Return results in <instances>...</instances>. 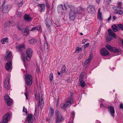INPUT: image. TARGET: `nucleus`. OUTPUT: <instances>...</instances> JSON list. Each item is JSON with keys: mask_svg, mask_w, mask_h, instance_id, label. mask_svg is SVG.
Wrapping results in <instances>:
<instances>
[{"mask_svg": "<svg viewBox=\"0 0 123 123\" xmlns=\"http://www.w3.org/2000/svg\"><path fill=\"white\" fill-rule=\"evenodd\" d=\"M77 11L78 12L81 13L82 12L84 11V9L82 8L80 6L77 9Z\"/></svg>", "mask_w": 123, "mask_h": 123, "instance_id": "nucleus-36", "label": "nucleus"}, {"mask_svg": "<svg viewBox=\"0 0 123 123\" xmlns=\"http://www.w3.org/2000/svg\"><path fill=\"white\" fill-rule=\"evenodd\" d=\"M49 78L50 82H51L53 78V74L52 73H51L50 74L49 76Z\"/></svg>", "mask_w": 123, "mask_h": 123, "instance_id": "nucleus-42", "label": "nucleus"}, {"mask_svg": "<svg viewBox=\"0 0 123 123\" xmlns=\"http://www.w3.org/2000/svg\"><path fill=\"white\" fill-rule=\"evenodd\" d=\"M73 101V98L71 97H69L66 100V103L68 105L72 103Z\"/></svg>", "mask_w": 123, "mask_h": 123, "instance_id": "nucleus-19", "label": "nucleus"}, {"mask_svg": "<svg viewBox=\"0 0 123 123\" xmlns=\"http://www.w3.org/2000/svg\"><path fill=\"white\" fill-rule=\"evenodd\" d=\"M23 4V1H22L20 3H18L17 4L18 6L19 7H20Z\"/></svg>", "mask_w": 123, "mask_h": 123, "instance_id": "nucleus-47", "label": "nucleus"}, {"mask_svg": "<svg viewBox=\"0 0 123 123\" xmlns=\"http://www.w3.org/2000/svg\"><path fill=\"white\" fill-rule=\"evenodd\" d=\"M32 49L30 48H29L26 49V59L27 61H30V60L32 55Z\"/></svg>", "mask_w": 123, "mask_h": 123, "instance_id": "nucleus-5", "label": "nucleus"}, {"mask_svg": "<svg viewBox=\"0 0 123 123\" xmlns=\"http://www.w3.org/2000/svg\"><path fill=\"white\" fill-rule=\"evenodd\" d=\"M38 6L40 7V11L41 12L44 11L45 9V5L44 4H39L37 5Z\"/></svg>", "mask_w": 123, "mask_h": 123, "instance_id": "nucleus-24", "label": "nucleus"}, {"mask_svg": "<svg viewBox=\"0 0 123 123\" xmlns=\"http://www.w3.org/2000/svg\"><path fill=\"white\" fill-rule=\"evenodd\" d=\"M100 29L99 28V29H98V32H97L98 33H100Z\"/></svg>", "mask_w": 123, "mask_h": 123, "instance_id": "nucleus-64", "label": "nucleus"}, {"mask_svg": "<svg viewBox=\"0 0 123 123\" xmlns=\"http://www.w3.org/2000/svg\"><path fill=\"white\" fill-rule=\"evenodd\" d=\"M69 106L67 103H62L60 105V107L62 108H65Z\"/></svg>", "mask_w": 123, "mask_h": 123, "instance_id": "nucleus-35", "label": "nucleus"}, {"mask_svg": "<svg viewBox=\"0 0 123 123\" xmlns=\"http://www.w3.org/2000/svg\"><path fill=\"white\" fill-rule=\"evenodd\" d=\"M1 43L2 44H4L5 43H7L8 42V38H4L1 40Z\"/></svg>", "mask_w": 123, "mask_h": 123, "instance_id": "nucleus-31", "label": "nucleus"}, {"mask_svg": "<svg viewBox=\"0 0 123 123\" xmlns=\"http://www.w3.org/2000/svg\"><path fill=\"white\" fill-rule=\"evenodd\" d=\"M39 104L38 105V107H40L41 108H43V105H44V101L42 99L40 102V95H39Z\"/></svg>", "mask_w": 123, "mask_h": 123, "instance_id": "nucleus-18", "label": "nucleus"}, {"mask_svg": "<svg viewBox=\"0 0 123 123\" xmlns=\"http://www.w3.org/2000/svg\"><path fill=\"white\" fill-rule=\"evenodd\" d=\"M36 72L38 74H39V73H40V70L39 69V68H37L36 69Z\"/></svg>", "mask_w": 123, "mask_h": 123, "instance_id": "nucleus-56", "label": "nucleus"}, {"mask_svg": "<svg viewBox=\"0 0 123 123\" xmlns=\"http://www.w3.org/2000/svg\"><path fill=\"white\" fill-rule=\"evenodd\" d=\"M98 18L99 20H102L101 17V13H99L98 14Z\"/></svg>", "mask_w": 123, "mask_h": 123, "instance_id": "nucleus-40", "label": "nucleus"}, {"mask_svg": "<svg viewBox=\"0 0 123 123\" xmlns=\"http://www.w3.org/2000/svg\"><path fill=\"white\" fill-rule=\"evenodd\" d=\"M15 23L14 22L10 21H7L5 24L4 29L5 30L8 29L10 27L15 26Z\"/></svg>", "mask_w": 123, "mask_h": 123, "instance_id": "nucleus-3", "label": "nucleus"}, {"mask_svg": "<svg viewBox=\"0 0 123 123\" xmlns=\"http://www.w3.org/2000/svg\"><path fill=\"white\" fill-rule=\"evenodd\" d=\"M45 6L47 8H48L49 9L50 8V5L49 4L47 1H46L45 2Z\"/></svg>", "mask_w": 123, "mask_h": 123, "instance_id": "nucleus-45", "label": "nucleus"}, {"mask_svg": "<svg viewBox=\"0 0 123 123\" xmlns=\"http://www.w3.org/2000/svg\"><path fill=\"white\" fill-rule=\"evenodd\" d=\"M23 112H25L26 114H27L28 112L27 110L25 108L24 106L23 107Z\"/></svg>", "mask_w": 123, "mask_h": 123, "instance_id": "nucleus-49", "label": "nucleus"}, {"mask_svg": "<svg viewBox=\"0 0 123 123\" xmlns=\"http://www.w3.org/2000/svg\"><path fill=\"white\" fill-rule=\"evenodd\" d=\"M76 13V11L74 10L71 11L69 12V19L70 20H73L75 19Z\"/></svg>", "mask_w": 123, "mask_h": 123, "instance_id": "nucleus-8", "label": "nucleus"}, {"mask_svg": "<svg viewBox=\"0 0 123 123\" xmlns=\"http://www.w3.org/2000/svg\"><path fill=\"white\" fill-rule=\"evenodd\" d=\"M10 77L9 76L7 77L5 80L4 84L5 88L8 90H9L10 88V85H9L10 83Z\"/></svg>", "mask_w": 123, "mask_h": 123, "instance_id": "nucleus-9", "label": "nucleus"}, {"mask_svg": "<svg viewBox=\"0 0 123 123\" xmlns=\"http://www.w3.org/2000/svg\"><path fill=\"white\" fill-rule=\"evenodd\" d=\"M12 53L10 51H7L5 55L4 59L5 61H8L11 58Z\"/></svg>", "mask_w": 123, "mask_h": 123, "instance_id": "nucleus-12", "label": "nucleus"}, {"mask_svg": "<svg viewBox=\"0 0 123 123\" xmlns=\"http://www.w3.org/2000/svg\"><path fill=\"white\" fill-rule=\"evenodd\" d=\"M80 49H81V48H80L79 47H77L76 48V50L75 51V53H79Z\"/></svg>", "mask_w": 123, "mask_h": 123, "instance_id": "nucleus-44", "label": "nucleus"}, {"mask_svg": "<svg viewBox=\"0 0 123 123\" xmlns=\"http://www.w3.org/2000/svg\"><path fill=\"white\" fill-rule=\"evenodd\" d=\"M75 112L74 111H72L71 113V117H72L73 119L74 118L75 116Z\"/></svg>", "mask_w": 123, "mask_h": 123, "instance_id": "nucleus-48", "label": "nucleus"}, {"mask_svg": "<svg viewBox=\"0 0 123 123\" xmlns=\"http://www.w3.org/2000/svg\"><path fill=\"white\" fill-rule=\"evenodd\" d=\"M115 13L118 15H121L123 13V11L121 10H119L117 11H116Z\"/></svg>", "mask_w": 123, "mask_h": 123, "instance_id": "nucleus-37", "label": "nucleus"}, {"mask_svg": "<svg viewBox=\"0 0 123 123\" xmlns=\"http://www.w3.org/2000/svg\"><path fill=\"white\" fill-rule=\"evenodd\" d=\"M32 115L31 114H28L26 119V121H28L31 120H33L32 119Z\"/></svg>", "mask_w": 123, "mask_h": 123, "instance_id": "nucleus-27", "label": "nucleus"}, {"mask_svg": "<svg viewBox=\"0 0 123 123\" xmlns=\"http://www.w3.org/2000/svg\"><path fill=\"white\" fill-rule=\"evenodd\" d=\"M49 112V116L50 117H52L54 113V110L51 107H50V108Z\"/></svg>", "mask_w": 123, "mask_h": 123, "instance_id": "nucleus-26", "label": "nucleus"}, {"mask_svg": "<svg viewBox=\"0 0 123 123\" xmlns=\"http://www.w3.org/2000/svg\"><path fill=\"white\" fill-rule=\"evenodd\" d=\"M55 113L56 115V116L60 115V114L59 113V111L57 110H56Z\"/></svg>", "mask_w": 123, "mask_h": 123, "instance_id": "nucleus-50", "label": "nucleus"}, {"mask_svg": "<svg viewBox=\"0 0 123 123\" xmlns=\"http://www.w3.org/2000/svg\"><path fill=\"white\" fill-rule=\"evenodd\" d=\"M108 31L109 36L107 38V41H110L112 39V37H110V36H113L114 38H117V37L116 35L111 29H108Z\"/></svg>", "mask_w": 123, "mask_h": 123, "instance_id": "nucleus-6", "label": "nucleus"}, {"mask_svg": "<svg viewBox=\"0 0 123 123\" xmlns=\"http://www.w3.org/2000/svg\"><path fill=\"white\" fill-rule=\"evenodd\" d=\"M56 123H59L64 119V117L60 115L56 116Z\"/></svg>", "mask_w": 123, "mask_h": 123, "instance_id": "nucleus-20", "label": "nucleus"}, {"mask_svg": "<svg viewBox=\"0 0 123 123\" xmlns=\"http://www.w3.org/2000/svg\"><path fill=\"white\" fill-rule=\"evenodd\" d=\"M9 116L10 114L9 113L5 115L3 117L2 121L0 123H7L8 121Z\"/></svg>", "mask_w": 123, "mask_h": 123, "instance_id": "nucleus-10", "label": "nucleus"}, {"mask_svg": "<svg viewBox=\"0 0 123 123\" xmlns=\"http://www.w3.org/2000/svg\"><path fill=\"white\" fill-rule=\"evenodd\" d=\"M24 17L25 21L26 22L31 21L33 18L29 15L25 14L24 15Z\"/></svg>", "mask_w": 123, "mask_h": 123, "instance_id": "nucleus-16", "label": "nucleus"}, {"mask_svg": "<svg viewBox=\"0 0 123 123\" xmlns=\"http://www.w3.org/2000/svg\"><path fill=\"white\" fill-rule=\"evenodd\" d=\"M59 99L58 98L57 100L56 101V106H58V103H59Z\"/></svg>", "mask_w": 123, "mask_h": 123, "instance_id": "nucleus-59", "label": "nucleus"}, {"mask_svg": "<svg viewBox=\"0 0 123 123\" xmlns=\"http://www.w3.org/2000/svg\"><path fill=\"white\" fill-rule=\"evenodd\" d=\"M108 110L111 116L113 117H114L115 110L114 108L111 106L108 107Z\"/></svg>", "mask_w": 123, "mask_h": 123, "instance_id": "nucleus-14", "label": "nucleus"}, {"mask_svg": "<svg viewBox=\"0 0 123 123\" xmlns=\"http://www.w3.org/2000/svg\"><path fill=\"white\" fill-rule=\"evenodd\" d=\"M105 47L109 51H112V48L113 47H112L110 45L108 44H106Z\"/></svg>", "mask_w": 123, "mask_h": 123, "instance_id": "nucleus-34", "label": "nucleus"}, {"mask_svg": "<svg viewBox=\"0 0 123 123\" xmlns=\"http://www.w3.org/2000/svg\"><path fill=\"white\" fill-rule=\"evenodd\" d=\"M44 50L45 51H48V44L47 43H45L43 46Z\"/></svg>", "mask_w": 123, "mask_h": 123, "instance_id": "nucleus-32", "label": "nucleus"}, {"mask_svg": "<svg viewBox=\"0 0 123 123\" xmlns=\"http://www.w3.org/2000/svg\"><path fill=\"white\" fill-rule=\"evenodd\" d=\"M96 0V2L98 3H99V2H100V0Z\"/></svg>", "mask_w": 123, "mask_h": 123, "instance_id": "nucleus-62", "label": "nucleus"}, {"mask_svg": "<svg viewBox=\"0 0 123 123\" xmlns=\"http://www.w3.org/2000/svg\"><path fill=\"white\" fill-rule=\"evenodd\" d=\"M12 62L10 61L8 62L6 64L5 68L8 71H10L12 68Z\"/></svg>", "mask_w": 123, "mask_h": 123, "instance_id": "nucleus-13", "label": "nucleus"}, {"mask_svg": "<svg viewBox=\"0 0 123 123\" xmlns=\"http://www.w3.org/2000/svg\"><path fill=\"white\" fill-rule=\"evenodd\" d=\"M100 53L103 55L107 56L109 54L108 51L105 48H103L100 50Z\"/></svg>", "mask_w": 123, "mask_h": 123, "instance_id": "nucleus-15", "label": "nucleus"}, {"mask_svg": "<svg viewBox=\"0 0 123 123\" xmlns=\"http://www.w3.org/2000/svg\"><path fill=\"white\" fill-rule=\"evenodd\" d=\"M111 16L110 15L109 18L107 19V21H110L111 19Z\"/></svg>", "mask_w": 123, "mask_h": 123, "instance_id": "nucleus-60", "label": "nucleus"}, {"mask_svg": "<svg viewBox=\"0 0 123 123\" xmlns=\"http://www.w3.org/2000/svg\"><path fill=\"white\" fill-rule=\"evenodd\" d=\"M26 84L28 86H31L32 83V76L30 74H27L25 75Z\"/></svg>", "mask_w": 123, "mask_h": 123, "instance_id": "nucleus-2", "label": "nucleus"}, {"mask_svg": "<svg viewBox=\"0 0 123 123\" xmlns=\"http://www.w3.org/2000/svg\"><path fill=\"white\" fill-rule=\"evenodd\" d=\"M28 123H32L33 121V120H29L28 121Z\"/></svg>", "mask_w": 123, "mask_h": 123, "instance_id": "nucleus-57", "label": "nucleus"}, {"mask_svg": "<svg viewBox=\"0 0 123 123\" xmlns=\"http://www.w3.org/2000/svg\"><path fill=\"white\" fill-rule=\"evenodd\" d=\"M112 8L113 10L116 11H119V10L121 9V7L118 6L112 7Z\"/></svg>", "mask_w": 123, "mask_h": 123, "instance_id": "nucleus-33", "label": "nucleus"}, {"mask_svg": "<svg viewBox=\"0 0 123 123\" xmlns=\"http://www.w3.org/2000/svg\"><path fill=\"white\" fill-rule=\"evenodd\" d=\"M89 43H87L85 45H84V48H86L87 47H88L89 46Z\"/></svg>", "mask_w": 123, "mask_h": 123, "instance_id": "nucleus-53", "label": "nucleus"}, {"mask_svg": "<svg viewBox=\"0 0 123 123\" xmlns=\"http://www.w3.org/2000/svg\"><path fill=\"white\" fill-rule=\"evenodd\" d=\"M67 6V7H68V8H71L72 7V6L70 5H69L66 4V5H64V8L66 10V9H67V6Z\"/></svg>", "mask_w": 123, "mask_h": 123, "instance_id": "nucleus-43", "label": "nucleus"}, {"mask_svg": "<svg viewBox=\"0 0 123 123\" xmlns=\"http://www.w3.org/2000/svg\"><path fill=\"white\" fill-rule=\"evenodd\" d=\"M112 29L115 32L119 31L118 26H116L115 25L112 26Z\"/></svg>", "mask_w": 123, "mask_h": 123, "instance_id": "nucleus-28", "label": "nucleus"}, {"mask_svg": "<svg viewBox=\"0 0 123 123\" xmlns=\"http://www.w3.org/2000/svg\"><path fill=\"white\" fill-rule=\"evenodd\" d=\"M87 11L88 12L91 14H94L96 12L94 7L92 5L89 6L87 8Z\"/></svg>", "mask_w": 123, "mask_h": 123, "instance_id": "nucleus-11", "label": "nucleus"}, {"mask_svg": "<svg viewBox=\"0 0 123 123\" xmlns=\"http://www.w3.org/2000/svg\"><path fill=\"white\" fill-rule=\"evenodd\" d=\"M41 29L40 26L38 25L36 27H33L31 30V31H39Z\"/></svg>", "mask_w": 123, "mask_h": 123, "instance_id": "nucleus-23", "label": "nucleus"}, {"mask_svg": "<svg viewBox=\"0 0 123 123\" xmlns=\"http://www.w3.org/2000/svg\"><path fill=\"white\" fill-rule=\"evenodd\" d=\"M17 49L18 52H21V57L22 59L23 62L25 66L26 65L25 61V58L24 56V53H23L22 52L25 49V45L24 44L19 45L16 47Z\"/></svg>", "mask_w": 123, "mask_h": 123, "instance_id": "nucleus-1", "label": "nucleus"}, {"mask_svg": "<svg viewBox=\"0 0 123 123\" xmlns=\"http://www.w3.org/2000/svg\"><path fill=\"white\" fill-rule=\"evenodd\" d=\"M93 56V54L92 53L90 54V55L89 57V58L88 59H90V60L91 61V60Z\"/></svg>", "mask_w": 123, "mask_h": 123, "instance_id": "nucleus-52", "label": "nucleus"}, {"mask_svg": "<svg viewBox=\"0 0 123 123\" xmlns=\"http://www.w3.org/2000/svg\"><path fill=\"white\" fill-rule=\"evenodd\" d=\"M99 101H100L101 102V103L100 104V107H101L102 106H104L105 108L107 107H105V106H104V105H103V103H102L104 101V99H100V100H99Z\"/></svg>", "mask_w": 123, "mask_h": 123, "instance_id": "nucleus-39", "label": "nucleus"}, {"mask_svg": "<svg viewBox=\"0 0 123 123\" xmlns=\"http://www.w3.org/2000/svg\"><path fill=\"white\" fill-rule=\"evenodd\" d=\"M46 26L47 27H49L52 25V23L50 20L47 18L46 20Z\"/></svg>", "mask_w": 123, "mask_h": 123, "instance_id": "nucleus-22", "label": "nucleus"}, {"mask_svg": "<svg viewBox=\"0 0 123 123\" xmlns=\"http://www.w3.org/2000/svg\"><path fill=\"white\" fill-rule=\"evenodd\" d=\"M91 61L90 60V59H87V60H86L85 62V63H84V64L85 65H86L89 62H90Z\"/></svg>", "mask_w": 123, "mask_h": 123, "instance_id": "nucleus-51", "label": "nucleus"}, {"mask_svg": "<svg viewBox=\"0 0 123 123\" xmlns=\"http://www.w3.org/2000/svg\"><path fill=\"white\" fill-rule=\"evenodd\" d=\"M112 18L114 20H115L116 19V17L115 16H113V17Z\"/></svg>", "mask_w": 123, "mask_h": 123, "instance_id": "nucleus-61", "label": "nucleus"}, {"mask_svg": "<svg viewBox=\"0 0 123 123\" xmlns=\"http://www.w3.org/2000/svg\"><path fill=\"white\" fill-rule=\"evenodd\" d=\"M11 7V5H7L5 6H1L0 8V11H1L3 13L7 12Z\"/></svg>", "mask_w": 123, "mask_h": 123, "instance_id": "nucleus-4", "label": "nucleus"}, {"mask_svg": "<svg viewBox=\"0 0 123 123\" xmlns=\"http://www.w3.org/2000/svg\"><path fill=\"white\" fill-rule=\"evenodd\" d=\"M21 32L22 34L24 35H27L29 32V30L27 28H23L21 30Z\"/></svg>", "mask_w": 123, "mask_h": 123, "instance_id": "nucleus-21", "label": "nucleus"}, {"mask_svg": "<svg viewBox=\"0 0 123 123\" xmlns=\"http://www.w3.org/2000/svg\"><path fill=\"white\" fill-rule=\"evenodd\" d=\"M66 69H65V66L64 65H63L62 66V70L61 71V73H64L65 72Z\"/></svg>", "mask_w": 123, "mask_h": 123, "instance_id": "nucleus-41", "label": "nucleus"}, {"mask_svg": "<svg viewBox=\"0 0 123 123\" xmlns=\"http://www.w3.org/2000/svg\"><path fill=\"white\" fill-rule=\"evenodd\" d=\"M70 79H68V80H67V82L68 83H69L70 82Z\"/></svg>", "mask_w": 123, "mask_h": 123, "instance_id": "nucleus-63", "label": "nucleus"}, {"mask_svg": "<svg viewBox=\"0 0 123 123\" xmlns=\"http://www.w3.org/2000/svg\"><path fill=\"white\" fill-rule=\"evenodd\" d=\"M36 39H31L29 41V42L30 44L35 43L37 42Z\"/></svg>", "mask_w": 123, "mask_h": 123, "instance_id": "nucleus-29", "label": "nucleus"}, {"mask_svg": "<svg viewBox=\"0 0 123 123\" xmlns=\"http://www.w3.org/2000/svg\"><path fill=\"white\" fill-rule=\"evenodd\" d=\"M25 96L26 99H28V93L27 92H26L25 93Z\"/></svg>", "mask_w": 123, "mask_h": 123, "instance_id": "nucleus-54", "label": "nucleus"}, {"mask_svg": "<svg viewBox=\"0 0 123 123\" xmlns=\"http://www.w3.org/2000/svg\"><path fill=\"white\" fill-rule=\"evenodd\" d=\"M111 51L114 53H119L121 51V50L120 49L117 48L116 47H113L112 48V51Z\"/></svg>", "mask_w": 123, "mask_h": 123, "instance_id": "nucleus-25", "label": "nucleus"}, {"mask_svg": "<svg viewBox=\"0 0 123 123\" xmlns=\"http://www.w3.org/2000/svg\"><path fill=\"white\" fill-rule=\"evenodd\" d=\"M120 108L123 109V104H120Z\"/></svg>", "mask_w": 123, "mask_h": 123, "instance_id": "nucleus-58", "label": "nucleus"}, {"mask_svg": "<svg viewBox=\"0 0 123 123\" xmlns=\"http://www.w3.org/2000/svg\"><path fill=\"white\" fill-rule=\"evenodd\" d=\"M16 14L18 16L21 17L22 16V13L21 12H18V11H17L16 12Z\"/></svg>", "mask_w": 123, "mask_h": 123, "instance_id": "nucleus-46", "label": "nucleus"}, {"mask_svg": "<svg viewBox=\"0 0 123 123\" xmlns=\"http://www.w3.org/2000/svg\"><path fill=\"white\" fill-rule=\"evenodd\" d=\"M117 4L118 5V6H120L121 7V6L122 4V3L120 1H118L117 2Z\"/></svg>", "mask_w": 123, "mask_h": 123, "instance_id": "nucleus-55", "label": "nucleus"}, {"mask_svg": "<svg viewBox=\"0 0 123 123\" xmlns=\"http://www.w3.org/2000/svg\"><path fill=\"white\" fill-rule=\"evenodd\" d=\"M4 98L8 106H10L12 104V99L8 95H6Z\"/></svg>", "mask_w": 123, "mask_h": 123, "instance_id": "nucleus-7", "label": "nucleus"}, {"mask_svg": "<svg viewBox=\"0 0 123 123\" xmlns=\"http://www.w3.org/2000/svg\"><path fill=\"white\" fill-rule=\"evenodd\" d=\"M118 30H123V25L121 24H119L118 25Z\"/></svg>", "mask_w": 123, "mask_h": 123, "instance_id": "nucleus-38", "label": "nucleus"}, {"mask_svg": "<svg viewBox=\"0 0 123 123\" xmlns=\"http://www.w3.org/2000/svg\"><path fill=\"white\" fill-rule=\"evenodd\" d=\"M86 85L85 82L82 80L80 81L79 83V85L82 87H85Z\"/></svg>", "mask_w": 123, "mask_h": 123, "instance_id": "nucleus-30", "label": "nucleus"}, {"mask_svg": "<svg viewBox=\"0 0 123 123\" xmlns=\"http://www.w3.org/2000/svg\"><path fill=\"white\" fill-rule=\"evenodd\" d=\"M64 8L62 4L59 5L57 6V11L58 13H63Z\"/></svg>", "mask_w": 123, "mask_h": 123, "instance_id": "nucleus-17", "label": "nucleus"}]
</instances>
